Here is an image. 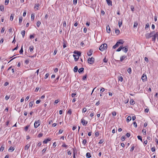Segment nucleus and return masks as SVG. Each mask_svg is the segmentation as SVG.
I'll use <instances>...</instances> for the list:
<instances>
[{
	"instance_id": "1",
	"label": "nucleus",
	"mask_w": 158,
	"mask_h": 158,
	"mask_svg": "<svg viewBox=\"0 0 158 158\" xmlns=\"http://www.w3.org/2000/svg\"><path fill=\"white\" fill-rule=\"evenodd\" d=\"M155 34L154 31L151 32L150 33H147L145 34V37L147 39H148L153 36Z\"/></svg>"
},
{
	"instance_id": "2",
	"label": "nucleus",
	"mask_w": 158,
	"mask_h": 158,
	"mask_svg": "<svg viewBox=\"0 0 158 158\" xmlns=\"http://www.w3.org/2000/svg\"><path fill=\"white\" fill-rule=\"evenodd\" d=\"M107 48V45L106 44H102L99 48V49L101 51H103L105 49H106Z\"/></svg>"
},
{
	"instance_id": "3",
	"label": "nucleus",
	"mask_w": 158,
	"mask_h": 158,
	"mask_svg": "<svg viewBox=\"0 0 158 158\" xmlns=\"http://www.w3.org/2000/svg\"><path fill=\"white\" fill-rule=\"evenodd\" d=\"M94 59L93 57H92L91 58H89L88 60V63L91 64H93L94 63Z\"/></svg>"
},
{
	"instance_id": "4",
	"label": "nucleus",
	"mask_w": 158,
	"mask_h": 158,
	"mask_svg": "<svg viewBox=\"0 0 158 158\" xmlns=\"http://www.w3.org/2000/svg\"><path fill=\"white\" fill-rule=\"evenodd\" d=\"M40 125V121L39 120L35 121L34 124V127L35 128H37Z\"/></svg>"
},
{
	"instance_id": "5",
	"label": "nucleus",
	"mask_w": 158,
	"mask_h": 158,
	"mask_svg": "<svg viewBox=\"0 0 158 158\" xmlns=\"http://www.w3.org/2000/svg\"><path fill=\"white\" fill-rule=\"evenodd\" d=\"M158 36V32H156L155 34L152 36V41H153L154 42H155L156 40V37Z\"/></svg>"
},
{
	"instance_id": "6",
	"label": "nucleus",
	"mask_w": 158,
	"mask_h": 158,
	"mask_svg": "<svg viewBox=\"0 0 158 158\" xmlns=\"http://www.w3.org/2000/svg\"><path fill=\"white\" fill-rule=\"evenodd\" d=\"M141 79L143 81H147V76L146 74H143L142 75Z\"/></svg>"
},
{
	"instance_id": "7",
	"label": "nucleus",
	"mask_w": 158,
	"mask_h": 158,
	"mask_svg": "<svg viewBox=\"0 0 158 158\" xmlns=\"http://www.w3.org/2000/svg\"><path fill=\"white\" fill-rule=\"evenodd\" d=\"M123 48H122L123 51L125 53H127L128 51V46H127L125 47H123Z\"/></svg>"
},
{
	"instance_id": "8",
	"label": "nucleus",
	"mask_w": 158,
	"mask_h": 158,
	"mask_svg": "<svg viewBox=\"0 0 158 158\" xmlns=\"http://www.w3.org/2000/svg\"><path fill=\"white\" fill-rule=\"evenodd\" d=\"M51 140V138H48L46 139H45L43 141V143L44 144H46L48 142L50 141Z\"/></svg>"
},
{
	"instance_id": "9",
	"label": "nucleus",
	"mask_w": 158,
	"mask_h": 158,
	"mask_svg": "<svg viewBox=\"0 0 158 158\" xmlns=\"http://www.w3.org/2000/svg\"><path fill=\"white\" fill-rule=\"evenodd\" d=\"M81 122L83 125H86L88 123L87 121H86L85 120L83 119H81Z\"/></svg>"
},
{
	"instance_id": "10",
	"label": "nucleus",
	"mask_w": 158,
	"mask_h": 158,
	"mask_svg": "<svg viewBox=\"0 0 158 158\" xmlns=\"http://www.w3.org/2000/svg\"><path fill=\"white\" fill-rule=\"evenodd\" d=\"M93 52V50L92 49H90L89 50V52L87 53V55L88 56H91Z\"/></svg>"
},
{
	"instance_id": "11",
	"label": "nucleus",
	"mask_w": 158,
	"mask_h": 158,
	"mask_svg": "<svg viewBox=\"0 0 158 158\" xmlns=\"http://www.w3.org/2000/svg\"><path fill=\"white\" fill-rule=\"evenodd\" d=\"M84 68H81L79 69L78 70V72L79 73H81L84 72Z\"/></svg>"
},
{
	"instance_id": "12",
	"label": "nucleus",
	"mask_w": 158,
	"mask_h": 158,
	"mask_svg": "<svg viewBox=\"0 0 158 158\" xmlns=\"http://www.w3.org/2000/svg\"><path fill=\"white\" fill-rule=\"evenodd\" d=\"M127 58V56H121L120 58V61L122 62L125 58Z\"/></svg>"
},
{
	"instance_id": "13",
	"label": "nucleus",
	"mask_w": 158,
	"mask_h": 158,
	"mask_svg": "<svg viewBox=\"0 0 158 158\" xmlns=\"http://www.w3.org/2000/svg\"><path fill=\"white\" fill-rule=\"evenodd\" d=\"M107 2V3L108 5L109 6H112V1H110V0H108L107 1H106Z\"/></svg>"
},
{
	"instance_id": "14",
	"label": "nucleus",
	"mask_w": 158,
	"mask_h": 158,
	"mask_svg": "<svg viewBox=\"0 0 158 158\" xmlns=\"http://www.w3.org/2000/svg\"><path fill=\"white\" fill-rule=\"evenodd\" d=\"M106 31L109 33H110V29L109 25H108L106 27Z\"/></svg>"
},
{
	"instance_id": "15",
	"label": "nucleus",
	"mask_w": 158,
	"mask_h": 158,
	"mask_svg": "<svg viewBox=\"0 0 158 158\" xmlns=\"http://www.w3.org/2000/svg\"><path fill=\"white\" fill-rule=\"evenodd\" d=\"M73 53L77 54L78 56H81V53L79 51H74Z\"/></svg>"
},
{
	"instance_id": "16",
	"label": "nucleus",
	"mask_w": 158,
	"mask_h": 158,
	"mask_svg": "<svg viewBox=\"0 0 158 158\" xmlns=\"http://www.w3.org/2000/svg\"><path fill=\"white\" fill-rule=\"evenodd\" d=\"M40 6L39 4H35V6L34 7V9H35V10H39V7Z\"/></svg>"
},
{
	"instance_id": "17",
	"label": "nucleus",
	"mask_w": 158,
	"mask_h": 158,
	"mask_svg": "<svg viewBox=\"0 0 158 158\" xmlns=\"http://www.w3.org/2000/svg\"><path fill=\"white\" fill-rule=\"evenodd\" d=\"M119 45V44H118V42H117L116 44L114 45L113 46V48L114 49H115L117 47H118Z\"/></svg>"
},
{
	"instance_id": "18",
	"label": "nucleus",
	"mask_w": 158,
	"mask_h": 158,
	"mask_svg": "<svg viewBox=\"0 0 158 158\" xmlns=\"http://www.w3.org/2000/svg\"><path fill=\"white\" fill-rule=\"evenodd\" d=\"M73 56L74 58V60L75 61H77L78 59H79V57L78 56L77 57L76 55H73Z\"/></svg>"
},
{
	"instance_id": "19",
	"label": "nucleus",
	"mask_w": 158,
	"mask_h": 158,
	"mask_svg": "<svg viewBox=\"0 0 158 158\" xmlns=\"http://www.w3.org/2000/svg\"><path fill=\"white\" fill-rule=\"evenodd\" d=\"M131 117L130 116H128L127 118L126 121L127 122H128L131 120Z\"/></svg>"
},
{
	"instance_id": "20",
	"label": "nucleus",
	"mask_w": 158,
	"mask_h": 158,
	"mask_svg": "<svg viewBox=\"0 0 158 158\" xmlns=\"http://www.w3.org/2000/svg\"><path fill=\"white\" fill-rule=\"evenodd\" d=\"M130 102L131 105H133L135 104V102L133 99L130 100Z\"/></svg>"
},
{
	"instance_id": "21",
	"label": "nucleus",
	"mask_w": 158,
	"mask_h": 158,
	"mask_svg": "<svg viewBox=\"0 0 158 158\" xmlns=\"http://www.w3.org/2000/svg\"><path fill=\"white\" fill-rule=\"evenodd\" d=\"M0 10L2 11L4 10V7L3 5H1L0 6Z\"/></svg>"
},
{
	"instance_id": "22",
	"label": "nucleus",
	"mask_w": 158,
	"mask_h": 158,
	"mask_svg": "<svg viewBox=\"0 0 158 158\" xmlns=\"http://www.w3.org/2000/svg\"><path fill=\"white\" fill-rule=\"evenodd\" d=\"M123 48V46L122 45L120 46L119 48L116 51L119 52L121 50V49H122V48Z\"/></svg>"
},
{
	"instance_id": "23",
	"label": "nucleus",
	"mask_w": 158,
	"mask_h": 158,
	"mask_svg": "<svg viewBox=\"0 0 158 158\" xmlns=\"http://www.w3.org/2000/svg\"><path fill=\"white\" fill-rule=\"evenodd\" d=\"M78 70V68L77 66H76L74 68V72H77Z\"/></svg>"
},
{
	"instance_id": "24",
	"label": "nucleus",
	"mask_w": 158,
	"mask_h": 158,
	"mask_svg": "<svg viewBox=\"0 0 158 158\" xmlns=\"http://www.w3.org/2000/svg\"><path fill=\"white\" fill-rule=\"evenodd\" d=\"M25 33V31H22L21 32V34L22 35L23 38H24Z\"/></svg>"
},
{
	"instance_id": "25",
	"label": "nucleus",
	"mask_w": 158,
	"mask_h": 158,
	"mask_svg": "<svg viewBox=\"0 0 158 158\" xmlns=\"http://www.w3.org/2000/svg\"><path fill=\"white\" fill-rule=\"evenodd\" d=\"M86 157L87 158H90L91 157L90 154L89 152H87L86 154Z\"/></svg>"
},
{
	"instance_id": "26",
	"label": "nucleus",
	"mask_w": 158,
	"mask_h": 158,
	"mask_svg": "<svg viewBox=\"0 0 158 158\" xmlns=\"http://www.w3.org/2000/svg\"><path fill=\"white\" fill-rule=\"evenodd\" d=\"M34 49V47L33 46H31L29 47V50L30 52H31Z\"/></svg>"
},
{
	"instance_id": "27",
	"label": "nucleus",
	"mask_w": 158,
	"mask_h": 158,
	"mask_svg": "<svg viewBox=\"0 0 158 158\" xmlns=\"http://www.w3.org/2000/svg\"><path fill=\"white\" fill-rule=\"evenodd\" d=\"M29 127L30 125H27L25 127L24 130L26 131H27L28 128Z\"/></svg>"
},
{
	"instance_id": "28",
	"label": "nucleus",
	"mask_w": 158,
	"mask_h": 158,
	"mask_svg": "<svg viewBox=\"0 0 158 158\" xmlns=\"http://www.w3.org/2000/svg\"><path fill=\"white\" fill-rule=\"evenodd\" d=\"M19 24H20L22 21V20H23L22 17H19Z\"/></svg>"
},
{
	"instance_id": "29",
	"label": "nucleus",
	"mask_w": 158,
	"mask_h": 158,
	"mask_svg": "<svg viewBox=\"0 0 158 158\" xmlns=\"http://www.w3.org/2000/svg\"><path fill=\"white\" fill-rule=\"evenodd\" d=\"M30 147V145H29L28 144L26 145L24 148V149L26 150H27L28 149V148Z\"/></svg>"
},
{
	"instance_id": "30",
	"label": "nucleus",
	"mask_w": 158,
	"mask_h": 158,
	"mask_svg": "<svg viewBox=\"0 0 158 158\" xmlns=\"http://www.w3.org/2000/svg\"><path fill=\"white\" fill-rule=\"evenodd\" d=\"M41 24V22L38 21L37 22L36 25L38 27H39Z\"/></svg>"
},
{
	"instance_id": "31",
	"label": "nucleus",
	"mask_w": 158,
	"mask_h": 158,
	"mask_svg": "<svg viewBox=\"0 0 158 158\" xmlns=\"http://www.w3.org/2000/svg\"><path fill=\"white\" fill-rule=\"evenodd\" d=\"M14 149L13 147H10L8 149V150L9 151L11 150V151L12 152L14 151Z\"/></svg>"
},
{
	"instance_id": "32",
	"label": "nucleus",
	"mask_w": 158,
	"mask_h": 158,
	"mask_svg": "<svg viewBox=\"0 0 158 158\" xmlns=\"http://www.w3.org/2000/svg\"><path fill=\"white\" fill-rule=\"evenodd\" d=\"M35 19V15L34 14H32L31 15V20H33Z\"/></svg>"
},
{
	"instance_id": "33",
	"label": "nucleus",
	"mask_w": 158,
	"mask_h": 158,
	"mask_svg": "<svg viewBox=\"0 0 158 158\" xmlns=\"http://www.w3.org/2000/svg\"><path fill=\"white\" fill-rule=\"evenodd\" d=\"M122 41L123 40H120L118 42L119 44H122L123 43V42H122Z\"/></svg>"
},
{
	"instance_id": "34",
	"label": "nucleus",
	"mask_w": 158,
	"mask_h": 158,
	"mask_svg": "<svg viewBox=\"0 0 158 158\" xmlns=\"http://www.w3.org/2000/svg\"><path fill=\"white\" fill-rule=\"evenodd\" d=\"M127 71L130 74H131V68H129L127 70Z\"/></svg>"
},
{
	"instance_id": "35",
	"label": "nucleus",
	"mask_w": 158,
	"mask_h": 158,
	"mask_svg": "<svg viewBox=\"0 0 158 158\" xmlns=\"http://www.w3.org/2000/svg\"><path fill=\"white\" fill-rule=\"evenodd\" d=\"M119 81L122 82L123 81V77L122 76H120L118 78Z\"/></svg>"
},
{
	"instance_id": "36",
	"label": "nucleus",
	"mask_w": 158,
	"mask_h": 158,
	"mask_svg": "<svg viewBox=\"0 0 158 158\" xmlns=\"http://www.w3.org/2000/svg\"><path fill=\"white\" fill-rule=\"evenodd\" d=\"M14 19V15L13 14H11V15L10 20L11 21H12Z\"/></svg>"
},
{
	"instance_id": "37",
	"label": "nucleus",
	"mask_w": 158,
	"mask_h": 158,
	"mask_svg": "<svg viewBox=\"0 0 158 158\" xmlns=\"http://www.w3.org/2000/svg\"><path fill=\"white\" fill-rule=\"evenodd\" d=\"M118 24L119 27H120L122 24V21H119Z\"/></svg>"
},
{
	"instance_id": "38",
	"label": "nucleus",
	"mask_w": 158,
	"mask_h": 158,
	"mask_svg": "<svg viewBox=\"0 0 158 158\" xmlns=\"http://www.w3.org/2000/svg\"><path fill=\"white\" fill-rule=\"evenodd\" d=\"M99 135V133L98 131H96L95 133V135L96 137H98V136Z\"/></svg>"
},
{
	"instance_id": "39",
	"label": "nucleus",
	"mask_w": 158,
	"mask_h": 158,
	"mask_svg": "<svg viewBox=\"0 0 158 158\" xmlns=\"http://www.w3.org/2000/svg\"><path fill=\"white\" fill-rule=\"evenodd\" d=\"M138 25V23L137 22H135L134 24V27H136Z\"/></svg>"
},
{
	"instance_id": "40",
	"label": "nucleus",
	"mask_w": 158,
	"mask_h": 158,
	"mask_svg": "<svg viewBox=\"0 0 158 158\" xmlns=\"http://www.w3.org/2000/svg\"><path fill=\"white\" fill-rule=\"evenodd\" d=\"M137 138L139 139L140 140L141 142H142V139L141 136L138 135L137 136Z\"/></svg>"
},
{
	"instance_id": "41",
	"label": "nucleus",
	"mask_w": 158,
	"mask_h": 158,
	"mask_svg": "<svg viewBox=\"0 0 158 158\" xmlns=\"http://www.w3.org/2000/svg\"><path fill=\"white\" fill-rule=\"evenodd\" d=\"M86 143H87V140L86 139H85L83 140L82 143L84 144V145H85V144H86Z\"/></svg>"
},
{
	"instance_id": "42",
	"label": "nucleus",
	"mask_w": 158,
	"mask_h": 158,
	"mask_svg": "<svg viewBox=\"0 0 158 158\" xmlns=\"http://www.w3.org/2000/svg\"><path fill=\"white\" fill-rule=\"evenodd\" d=\"M120 31L118 29L116 30H115V33L117 35H118Z\"/></svg>"
},
{
	"instance_id": "43",
	"label": "nucleus",
	"mask_w": 158,
	"mask_h": 158,
	"mask_svg": "<svg viewBox=\"0 0 158 158\" xmlns=\"http://www.w3.org/2000/svg\"><path fill=\"white\" fill-rule=\"evenodd\" d=\"M43 135V134L42 133H40L38 134L37 135V137L39 138H40Z\"/></svg>"
},
{
	"instance_id": "44",
	"label": "nucleus",
	"mask_w": 158,
	"mask_h": 158,
	"mask_svg": "<svg viewBox=\"0 0 158 158\" xmlns=\"http://www.w3.org/2000/svg\"><path fill=\"white\" fill-rule=\"evenodd\" d=\"M9 2V0H6L5 2V4L7 5L8 4Z\"/></svg>"
},
{
	"instance_id": "45",
	"label": "nucleus",
	"mask_w": 158,
	"mask_h": 158,
	"mask_svg": "<svg viewBox=\"0 0 158 158\" xmlns=\"http://www.w3.org/2000/svg\"><path fill=\"white\" fill-rule=\"evenodd\" d=\"M23 46H22L21 48L20 49V50L19 51V53L20 54H21L23 53Z\"/></svg>"
},
{
	"instance_id": "46",
	"label": "nucleus",
	"mask_w": 158,
	"mask_h": 158,
	"mask_svg": "<svg viewBox=\"0 0 158 158\" xmlns=\"http://www.w3.org/2000/svg\"><path fill=\"white\" fill-rule=\"evenodd\" d=\"M18 48V44H17V46L14 49H12V51H14L15 50H17Z\"/></svg>"
},
{
	"instance_id": "47",
	"label": "nucleus",
	"mask_w": 158,
	"mask_h": 158,
	"mask_svg": "<svg viewBox=\"0 0 158 158\" xmlns=\"http://www.w3.org/2000/svg\"><path fill=\"white\" fill-rule=\"evenodd\" d=\"M33 102H29V106L30 107H32V106H33Z\"/></svg>"
},
{
	"instance_id": "48",
	"label": "nucleus",
	"mask_w": 158,
	"mask_h": 158,
	"mask_svg": "<svg viewBox=\"0 0 158 158\" xmlns=\"http://www.w3.org/2000/svg\"><path fill=\"white\" fill-rule=\"evenodd\" d=\"M125 139V136H123L121 137V140L122 141H124Z\"/></svg>"
},
{
	"instance_id": "49",
	"label": "nucleus",
	"mask_w": 158,
	"mask_h": 158,
	"mask_svg": "<svg viewBox=\"0 0 158 158\" xmlns=\"http://www.w3.org/2000/svg\"><path fill=\"white\" fill-rule=\"evenodd\" d=\"M142 132L143 135H145L146 134V130L145 129H143L142 130Z\"/></svg>"
},
{
	"instance_id": "50",
	"label": "nucleus",
	"mask_w": 158,
	"mask_h": 158,
	"mask_svg": "<svg viewBox=\"0 0 158 158\" xmlns=\"http://www.w3.org/2000/svg\"><path fill=\"white\" fill-rule=\"evenodd\" d=\"M103 61L105 63H107L108 61V59H106V58L105 57L103 60Z\"/></svg>"
},
{
	"instance_id": "51",
	"label": "nucleus",
	"mask_w": 158,
	"mask_h": 158,
	"mask_svg": "<svg viewBox=\"0 0 158 158\" xmlns=\"http://www.w3.org/2000/svg\"><path fill=\"white\" fill-rule=\"evenodd\" d=\"M67 113L69 114L70 115H71L72 114V111L71 109H70L68 110L67 112Z\"/></svg>"
},
{
	"instance_id": "52",
	"label": "nucleus",
	"mask_w": 158,
	"mask_h": 158,
	"mask_svg": "<svg viewBox=\"0 0 158 158\" xmlns=\"http://www.w3.org/2000/svg\"><path fill=\"white\" fill-rule=\"evenodd\" d=\"M87 76V74H85L83 77L82 79L83 80H84L86 79Z\"/></svg>"
},
{
	"instance_id": "53",
	"label": "nucleus",
	"mask_w": 158,
	"mask_h": 158,
	"mask_svg": "<svg viewBox=\"0 0 158 158\" xmlns=\"http://www.w3.org/2000/svg\"><path fill=\"white\" fill-rule=\"evenodd\" d=\"M77 2V0H73V4L74 5H76Z\"/></svg>"
},
{
	"instance_id": "54",
	"label": "nucleus",
	"mask_w": 158,
	"mask_h": 158,
	"mask_svg": "<svg viewBox=\"0 0 158 158\" xmlns=\"http://www.w3.org/2000/svg\"><path fill=\"white\" fill-rule=\"evenodd\" d=\"M49 74L48 73H47L45 75V77H44V79H47L48 77L49 76Z\"/></svg>"
},
{
	"instance_id": "55",
	"label": "nucleus",
	"mask_w": 158,
	"mask_h": 158,
	"mask_svg": "<svg viewBox=\"0 0 158 158\" xmlns=\"http://www.w3.org/2000/svg\"><path fill=\"white\" fill-rule=\"evenodd\" d=\"M63 131L62 130H60L59 131V132H58V134H61L62 133V132H63Z\"/></svg>"
},
{
	"instance_id": "56",
	"label": "nucleus",
	"mask_w": 158,
	"mask_h": 158,
	"mask_svg": "<svg viewBox=\"0 0 158 158\" xmlns=\"http://www.w3.org/2000/svg\"><path fill=\"white\" fill-rule=\"evenodd\" d=\"M133 124L134 126L135 127H137V124L135 122H134Z\"/></svg>"
},
{
	"instance_id": "57",
	"label": "nucleus",
	"mask_w": 158,
	"mask_h": 158,
	"mask_svg": "<svg viewBox=\"0 0 158 158\" xmlns=\"http://www.w3.org/2000/svg\"><path fill=\"white\" fill-rule=\"evenodd\" d=\"M155 149L156 148L155 147H152L151 148L152 151V152H154L155 151Z\"/></svg>"
},
{
	"instance_id": "58",
	"label": "nucleus",
	"mask_w": 158,
	"mask_h": 158,
	"mask_svg": "<svg viewBox=\"0 0 158 158\" xmlns=\"http://www.w3.org/2000/svg\"><path fill=\"white\" fill-rule=\"evenodd\" d=\"M103 142H104V140L103 139H101L100 140V141L99 142V143L101 144V143H102Z\"/></svg>"
},
{
	"instance_id": "59",
	"label": "nucleus",
	"mask_w": 158,
	"mask_h": 158,
	"mask_svg": "<svg viewBox=\"0 0 158 158\" xmlns=\"http://www.w3.org/2000/svg\"><path fill=\"white\" fill-rule=\"evenodd\" d=\"M131 11L133 12L134 11V7L133 6H131Z\"/></svg>"
},
{
	"instance_id": "60",
	"label": "nucleus",
	"mask_w": 158,
	"mask_h": 158,
	"mask_svg": "<svg viewBox=\"0 0 158 158\" xmlns=\"http://www.w3.org/2000/svg\"><path fill=\"white\" fill-rule=\"evenodd\" d=\"M66 22L65 21H64L63 23V26L64 27H66Z\"/></svg>"
},
{
	"instance_id": "61",
	"label": "nucleus",
	"mask_w": 158,
	"mask_h": 158,
	"mask_svg": "<svg viewBox=\"0 0 158 158\" xmlns=\"http://www.w3.org/2000/svg\"><path fill=\"white\" fill-rule=\"evenodd\" d=\"M76 93H73L71 94V96L72 97H74L76 95Z\"/></svg>"
},
{
	"instance_id": "62",
	"label": "nucleus",
	"mask_w": 158,
	"mask_h": 158,
	"mask_svg": "<svg viewBox=\"0 0 158 158\" xmlns=\"http://www.w3.org/2000/svg\"><path fill=\"white\" fill-rule=\"evenodd\" d=\"M10 98V96H8V95H6L5 97V99H6V100H8L9 98Z\"/></svg>"
},
{
	"instance_id": "63",
	"label": "nucleus",
	"mask_w": 158,
	"mask_h": 158,
	"mask_svg": "<svg viewBox=\"0 0 158 158\" xmlns=\"http://www.w3.org/2000/svg\"><path fill=\"white\" fill-rule=\"evenodd\" d=\"M144 60H145L147 63H148L149 61H148V58L146 57H145V58H144Z\"/></svg>"
},
{
	"instance_id": "64",
	"label": "nucleus",
	"mask_w": 158,
	"mask_h": 158,
	"mask_svg": "<svg viewBox=\"0 0 158 158\" xmlns=\"http://www.w3.org/2000/svg\"><path fill=\"white\" fill-rule=\"evenodd\" d=\"M41 101V100H38L36 101V103L37 104H39Z\"/></svg>"
}]
</instances>
